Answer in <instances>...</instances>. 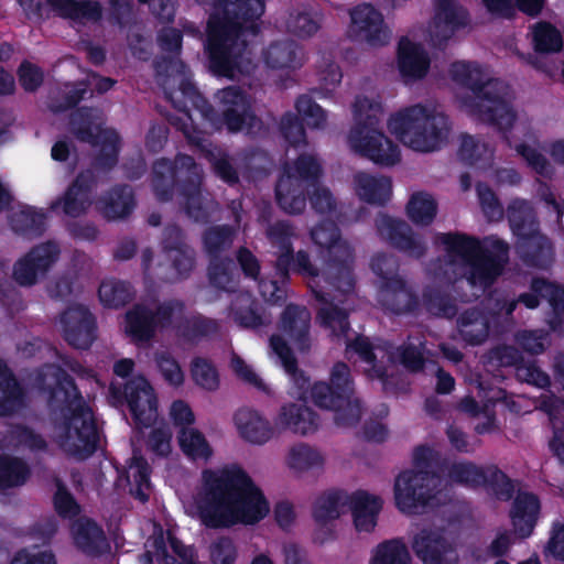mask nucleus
<instances>
[{"mask_svg": "<svg viewBox=\"0 0 564 564\" xmlns=\"http://www.w3.org/2000/svg\"><path fill=\"white\" fill-rule=\"evenodd\" d=\"M293 236V229L284 223L276 224L270 231L272 243L279 249L276 262L278 273L284 276L289 270H299L305 274L318 276L313 267L308 263L304 252L299 251L295 259L291 257L290 239Z\"/></svg>", "mask_w": 564, "mask_h": 564, "instance_id": "nucleus-22", "label": "nucleus"}, {"mask_svg": "<svg viewBox=\"0 0 564 564\" xmlns=\"http://www.w3.org/2000/svg\"><path fill=\"white\" fill-rule=\"evenodd\" d=\"M540 514V501L530 492H521L514 499L510 518L514 534L520 539L530 536Z\"/></svg>", "mask_w": 564, "mask_h": 564, "instance_id": "nucleus-28", "label": "nucleus"}, {"mask_svg": "<svg viewBox=\"0 0 564 564\" xmlns=\"http://www.w3.org/2000/svg\"><path fill=\"white\" fill-rule=\"evenodd\" d=\"M351 380L345 364H336L330 372V384L317 382L312 387L311 398L321 408L332 410L339 426H351L360 419L361 408L351 399Z\"/></svg>", "mask_w": 564, "mask_h": 564, "instance_id": "nucleus-8", "label": "nucleus"}, {"mask_svg": "<svg viewBox=\"0 0 564 564\" xmlns=\"http://www.w3.org/2000/svg\"><path fill=\"white\" fill-rule=\"evenodd\" d=\"M156 367L163 379L173 387H181L185 376L177 360L167 351H158L154 355Z\"/></svg>", "mask_w": 564, "mask_h": 564, "instance_id": "nucleus-51", "label": "nucleus"}, {"mask_svg": "<svg viewBox=\"0 0 564 564\" xmlns=\"http://www.w3.org/2000/svg\"><path fill=\"white\" fill-rule=\"evenodd\" d=\"M348 507L352 524L357 532L369 533L377 525V518L382 509V499L364 490L349 494Z\"/></svg>", "mask_w": 564, "mask_h": 564, "instance_id": "nucleus-27", "label": "nucleus"}, {"mask_svg": "<svg viewBox=\"0 0 564 564\" xmlns=\"http://www.w3.org/2000/svg\"><path fill=\"white\" fill-rule=\"evenodd\" d=\"M448 481L479 486L485 482V474L482 469L470 463H456L448 471Z\"/></svg>", "mask_w": 564, "mask_h": 564, "instance_id": "nucleus-52", "label": "nucleus"}, {"mask_svg": "<svg viewBox=\"0 0 564 564\" xmlns=\"http://www.w3.org/2000/svg\"><path fill=\"white\" fill-rule=\"evenodd\" d=\"M46 2L61 17L76 23L96 21L101 14L99 3L91 0H46Z\"/></svg>", "mask_w": 564, "mask_h": 564, "instance_id": "nucleus-36", "label": "nucleus"}, {"mask_svg": "<svg viewBox=\"0 0 564 564\" xmlns=\"http://www.w3.org/2000/svg\"><path fill=\"white\" fill-rule=\"evenodd\" d=\"M381 99L375 93L358 95L352 105V127L350 129H371L380 121L382 115Z\"/></svg>", "mask_w": 564, "mask_h": 564, "instance_id": "nucleus-34", "label": "nucleus"}, {"mask_svg": "<svg viewBox=\"0 0 564 564\" xmlns=\"http://www.w3.org/2000/svg\"><path fill=\"white\" fill-rule=\"evenodd\" d=\"M449 75L463 89L462 95H457L463 110L495 122L506 133L509 143L536 172L541 174L549 172L547 162L536 148L519 142L522 138L531 140L532 134L527 121L518 118L513 112L510 104L513 94L507 84L498 79H489L477 65L467 62L453 63Z\"/></svg>", "mask_w": 564, "mask_h": 564, "instance_id": "nucleus-2", "label": "nucleus"}, {"mask_svg": "<svg viewBox=\"0 0 564 564\" xmlns=\"http://www.w3.org/2000/svg\"><path fill=\"white\" fill-rule=\"evenodd\" d=\"M99 300L107 307H118L130 299L129 286L121 281L106 280L98 290Z\"/></svg>", "mask_w": 564, "mask_h": 564, "instance_id": "nucleus-50", "label": "nucleus"}, {"mask_svg": "<svg viewBox=\"0 0 564 564\" xmlns=\"http://www.w3.org/2000/svg\"><path fill=\"white\" fill-rule=\"evenodd\" d=\"M85 182V176H79L62 198L51 204V209L70 217L80 215L88 206V186L84 185Z\"/></svg>", "mask_w": 564, "mask_h": 564, "instance_id": "nucleus-40", "label": "nucleus"}, {"mask_svg": "<svg viewBox=\"0 0 564 564\" xmlns=\"http://www.w3.org/2000/svg\"><path fill=\"white\" fill-rule=\"evenodd\" d=\"M511 544V535L507 531L497 532L485 549L484 554L478 555V560L487 561L489 558L501 557L508 553Z\"/></svg>", "mask_w": 564, "mask_h": 564, "instance_id": "nucleus-61", "label": "nucleus"}, {"mask_svg": "<svg viewBox=\"0 0 564 564\" xmlns=\"http://www.w3.org/2000/svg\"><path fill=\"white\" fill-rule=\"evenodd\" d=\"M75 546L89 557H96L108 551L104 531L90 519L79 518L72 525Z\"/></svg>", "mask_w": 564, "mask_h": 564, "instance_id": "nucleus-29", "label": "nucleus"}, {"mask_svg": "<svg viewBox=\"0 0 564 564\" xmlns=\"http://www.w3.org/2000/svg\"><path fill=\"white\" fill-rule=\"evenodd\" d=\"M348 347L354 349L360 358L367 364L366 372L372 373L378 378L387 376L384 369L386 361H400L406 369L416 371L423 367V355L420 349L408 346L403 350L390 351L386 346H370L366 338H357Z\"/></svg>", "mask_w": 564, "mask_h": 564, "instance_id": "nucleus-12", "label": "nucleus"}, {"mask_svg": "<svg viewBox=\"0 0 564 564\" xmlns=\"http://www.w3.org/2000/svg\"><path fill=\"white\" fill-rule=\"evenodd\" d=\"M271 351L278 357L285 372L291 377V395L305 399L308 393V379L295 368V359L286 346L284 339L279 335L270 338Z\"/></svg>", "mask_w": 564, "mask_h": 564, "instance_id": "nucleus-33", "label": "nucleus"}, {"mask_svg": "<svg viewBox=\"0 0 564 564\" xmlns=\"http://www.w3.org/2000/svg\"><path fill=\"white\" fill-rule=\"evenodd\" d=\"M79 138L95 144H101L108 152H116L118 134L110 129H102L99 123L89 122L87 131L79 130Z\"/></svg>", "mask_w": 564, "mask_h": 564, "instance_id": "nucleus-53", "label": "nucleus"}, {"mask_svg": "<svg viewBox=\"0 0 564 564\" xmlns=\"http://www.w3.org/2000/svg\"><path fill=\"white\" fill-rule=\"evenodd\" d=\"M10 564H56V560L51 551L33 547L18 552Z\"/></svg>", "mask_w": 564, "mask_h": 564, "instance_id": "nucleus-60", "label": "nucleus"}, {"mask_svg": "<svg viewBox=\"0 0 564 564\" xmlns=\"http://www.w3.org/2000/svg\"><path fill=\"white\" fill-rule=\"evenodd\" d=\"M234 425L238 436L252 445H263L273 438L275 433L272 424L261 412L243 408L234 415Z\"/></svg>", "mask_w": 564, "mask_h": 564, "instance_id": "nucleus-23", "label": "nucleus"}, {"mask_svg": "<svg viewBox=\"0 0 564 564\" xmlns=\"http://www.w3.org/2000/svg\"><path fill=\"white\" fill-rule=\"evenodd\" d=\"M126 482L130 492L141 501H145L150 490V470L142 456L133 454L127 463L119 484Z\"/></svg>", "mask_w": 564, "mask_h": 564, "instance_id": "nucleus-35", "label": "nucleus"}, {"mask_svg": "<svg viewBox=\"0 0 564 564\" xmlns=\"http://www.w3.org/2000/svg\"><path fill=\"white\" fill-rule=\"evenodd\" d=\"M312 239L322 248H326L332 262L327 265L323 275L310 284L311 289L324 302L319 308V318L325 326H328L337 334L347 330L346 314L334 306L336 295L328 289H336L339 292L348 293L354 288V279L350 272L351 250L346 241H341L333 223L326 221L314 228L311 232Z\"/></svg>", "mask_w": 564, "mask_h": 564, "instance_id": "nucleus-5", "label": "nucleus"}, {"mask_svg": "<svg viewBox=\"0 0 564 564\" xmlns=\"http://www.w3.org/2000/svg\"><path fill=\"white\" fill-rule=\"evenodd\" d=\"M185 508L209 529L254 525L271 509L262 489L236 464L204 470L200 485Z\"/></svg>", "mask_w": 564, "mask_h": 564, "instance_id": "nucleus-1", "label": "nucleus"}, {"mask_svg": "<svg viewBox=\"0 0 564 564\" xmlns=\"http://www.w3.org/2000/svg\"><path fill=\"white\" fill-rule=\"evenodd\" d=\"M177 442L183 454L192 460L207 462L214 454L206 436L195 427L181 429Z\"/></svg>", "mask_w": 564, "mask_h": 564, "instance_id": "nucleus-39", "label": "nucleus"}, {"mask_svg": "<svg viewBox=\"0 0 564 564\" xmlns=\"http://www.w3.org/2000/svg\"><path fill=\"white\" fill-rule=\"evenodd\" d=\"M430 67V57L414 37L401 39L398 47V68L404 82L423 78Z\"/></svg>", "mask_w": 564, "mask_h": 564, "instance_id": "nucleus-25", "label": "nucleus"}, {"mask_svg": "<svg viewBox=\"0 0 564 564\" xmlns=\"http://www.w3.org/2000/svg\"><path fill=\"white\" fill-rule=\"evenodd\" d=\"M316 415L305 406L299 403H286L280 408L274 416V427L276 431H289L299 435H308L318 429Z\"/></svg>", "mask_w": 564, "mask_h": 564, "instance_id": "nucleus-26", "label": "nucleus"}, {"mask_svg": "<svg viewBox=\"0 0 564 564\" xmlns=\"http://www.w3.org/2000/svg\"><path fill=\"white\" fill-rule=\"evenodd\" d=\"M347 143L351 151L381 166H393L401 161L400 147L376 127L350 129Z\"/></svg>", "mask_w": 564, "mask_h": 564, "instance_id": "nucleus-14", "label": "nucleus"}, {"mask_svg": "<svg viewBox=\"0 0 564 564\" xmlns=\"http://www.w3.org/2000/svg\"><path fill=\"white\" fill-rule=\"evenodd\" d=\"M406 212L413 223L427 225L435 217L436 204L431 195L415 193L408 203Z\"/></svg>", "mask_w": 564, "mask_h": 564, "instance_id": "nucleus-46", "label": "nucleus"}, {"mask_svg": "<svg viewBox=\"0 0 564 564\" xmlns=\"http://www.w3.org/2000/svg\"><path fill=\"white\" fill-rule=\"evenodd\" d=\"M319 172V164L312 155H303L293 166H289L276 185L280 206L291 214L302 212L305 207V200L300 195L302 183L315 180Z\"/></svg>", "mask_w": 564, "mask_h": 564, "instance_id": "nucleus-13", "label": "nucleus"}, {"mask_svg": "<svg viewBox=\"0 0 564 564\" xmlns=\"http://www.w3.org/2000/svg\"><path fill=\"white\" fill-rule=\"evenodd\" d=\"M369 564H412L406 544L400 539L379 543L372 551Z\"/></svg>", "mask_w": 564, "mask_h": 564, "instance_id": "nucleus-41", "label": "nucleus"}, {"mask_svg": "<svg viewBox=\"0 0 564 564\" xmlns=\"http://www.w3.org/2000/svg\"><path fill=\"white\" fill-rule=\"evenodd\" d=\"M263 11V0L216 1L207 23L206 41L210 68L216 75L236 78L253 69L246 39L256 34L257 20Z\"/></svg>", "mask_w": 564, "mask_h": 564, "instance_id": "nucleus-4", "label": "nucleus"}, {"mask_svg": "<svg viewBox=\"0 0 564 564\" xmlns=\"http://www.w3.org/2000/svg\"><path fill=\"white\" fill-rule=\"evenodd\" d=\"M237 556V545L228 536L216 539L209 546V557L213 564H235Z\"/></svg>", "mask_w": 564, "mask_h": 564, "instance_id": "nucleus-56", "label": "nucleus"}, {"mask_svg": "<svg viewBox=\"0 0 564 564\" xmlns=\"http://www.w3.org/2000/svg\"><path fill=\"white\" fill-rule=\"evenodd\" d=\"M349 502V494L340 490L323 492L313 506V518L318 525L315 540L325 543L334 538L330 523L339 519Z\"/></svg>", "mask_w": 564, "mask_h": 564, "instance_id": "nucleus-20", "label": "nucleus"}, {"mask_svg": "<svg viewBox=\"0 0 564 564\" xmlns=\"http://www.w3.org/2000/svg\"><path fill=\"white\" fill-rule=\"evenodd\" d=\"M491 154V150L474 137L467 134L460 137L459 156L462 160L476 164L479 160H489Z\"/></svg>", "mask_w": 564, "mask_h": 564, "instance_id": "nucleus-57", "label": "nucleus"}, {"mask_svg": "<svg viewBox=\"0 0 564 564\" xmlns=\"http://www.w3.org/2000/svg\"><path fill=\"white\" fill-rule=\"evenodd\" d=\"M438 477L427 471L406 470L394 482V501L397 508L406 514H419L427 507L440 502Z\"/></svg>", "mask_w": 564, "mask_h": 564, "instance_id": "nucleus-9", "label": "nucleus"}, {"mask_svg": "<svg viewBox=\"0 0 564 564\" xmlns=\"http://www.w3.org/2000/svg\"><path fill=\"white\" fill-rule=\"evenodd\" d=\"M230 366L232 371L245 382L253 386L254 388L268 391L267 384L254 371L251 365L247 364L242 358L237 355L231 357Z\"/></svg>", "mask_w": 564, "mask_h": 564, "instance_id": "nucleus-59", "label": "nucleus"}, {"mask_svg": "<svg viewBox=\"0 0 564 564\" xmlns=\"http://www.w3.org/2000/svg\"><path fill=\"white\" fill-rule=\"evenodd\" d=\"M172 433L170 429L161 424L151 430L148 438L149 448L159 456H166L172 449Z\"/></svg>", "mask_w": 564, "mask_h": 564, "instance_id": "nucleus-58", "label": "nucleus"}, {"mask_svg": "<svg viewBox=\"0 0 564 564\" xmlns=\"http://www.w3.org/2000/svg\"><path fill=\"white\" fill-rule=\"evenodd\" d=\"M477 194L482 212L489 219L494 220L502 216V209L494 192L489 187L484 184H478Z\"/></svg>", "mask_w": 564, "mask_h": 564, "instance_id": "nucleus-63", "label": "nucleus"}, {"mask_svg": "<svg viewBox=\"0 0 564 564\" xmlns=\"http://www.w3.org/2000/svg\"><path fill=\"white\" fill-rule=\"evenodd\" d=\"M59 257L55 242H44L32 248L14 264L13 276L21 285H32L51 270Z\"/></svg>", "mask_w": 564, "mask_h": 564, "instance_id": "nucleus-17", "label": "nucleus"}, {"mask_svg": "<svg viewBox=\"0 0 564 564\" xmlns=\"http://www.w3.org/2000/svg\"><path fill=\"white\" fill-rule=\"evenodd\" d=\"M232 319L243 327L256 328L268 322L265 314H259L253 307V301L249 294H239L231 306Z\"/></svg>", "mask_w": 564, "mask_h": 564, "instance_id": "nucleus-43", "label": "nucleus"}, {"mask_svg": "<svg viewBox=\"0 0 564 564\" xmlns=\"http://www.w3.org/2000/svg\"><path fill=\"white\" fill-rule=\"evenodd\" d=\"M434 13L427 25V37L433 45L448 40L466 24L467 14L457 0H434Z\"/></svg>", "mask_w": 564, "mask_h": 564, "instance_id": "nucleus-19", "label": "nucleus"}, {"mask_svg": "<svg viewBox=\"0 0 564 564\" xmlns=\"http://www.w3.org/2000/svg\"><path fill=\"white\" fill-rule=\"evenodd\" d=\"M182 305L169 303L161 306L135 305L127 312L123 330L135 344L150 341L158 329L176 325L182 317Z\"/></svg>", "mask_w": 564, "mask_h": 564, "instance_id": "nucleus-10", "label": "nucleus"}, {"mask_svg": "<svg viewBox=\"0 0 564 564\" xmlns=\"http://www.w3.org/2000/svg\"><path fill=\"white\" fill-rule=\"evenodd\" d=\"M310 314L305 308L289 306L282 317V332L296 345L300 351L307 348Z\"/></svg>", "mask_w": 564, "mask_h": 564, "instance_id": "nucleus-37", "label": "nucleus"}, {"mask_svg": "<svg viewBox=\"0 0 564 564\" xmlns=\"http://www.w3.org/2000/svg\"><path fill=\"white\" fill-rule=\"evenodd\" d=\"M132 208V196L129 188L123 187L111 193L109 199L100 202V209L106 217L116 219L124 217Z\"/></svg>", "mask_w": 564, "mask_h": 564, "instance_id": "nucleus-48", "label": "nucleus"}, {"mask_svg": "<svg viewBox=\"0 0 564 564\" xmlns=\"http://www.w3.org/2000/svg\"><path fill=\"white\" fill-rule=\"evenodd\" d=\"M371 267L376 274L384 280L380 291L381 300L390 305L392 311L398 313L405 311L408 307H403L400 304L408 301L410 295L404 289L403 282L394 274V262L387 257L380 256L372 260Z\"/></svg>", "mask_w": 564, "mask_h": 564, "instance_id": "nucleus-24", "label": "nucleus"}, {"mask_svg": "<svg viewBox=\"0 0 564 564\" xmlns=\"http://www.w3.org/2000/svg\"><path fill=\"white\" fill-rule=\"evenodd\" d=\"M285 464L295 475L319 474L325 467L324 454L307 444L292 446L285 457Z\"/></svg>", "mask_w": 564, "mask_h": 564, "instance_id": "nucleus-31", "label": "nucleus"}, {"mask_svg": "<svg viewBox=\"0 0 564 564\" xmlns=\"http://www.w3.org/2000/svg\"><path fill=\"white\" fill-rule=\"evenodd\" d=\"M166 257L171 260L174 273L167 276L169 280H176L186 274L193 267L191 250L184 245L166 247Z\"/></svg>", "mask_w": 564, "mask_h": 564, "instance_id": "nucleus-54", "label": "nucleus"}, {"mask_svg": "<svg viewBox=\"0 0 564 564\" xmlns=\"http://www.w3.org/2000/svg\"><path fill=\"white\" fill-rule=\"evenodd\" d=\"M544 553L564 561V523H553Z\"/></svg>", "mask_w": 564, "mask_h": 564, "instance_id": "nucleus-64", "label": "nucleus"}, {"mask_svg": "<svg viewBox=\"0 0 564 564\" xmlns=\"http://www.w3.org/2000/svg\"><path fill=\"white\" fill-rule=\"evenodd\" d=\"M47 393L50 419L47 436L52 446L65 456L82 460L89 457L97 443L94 413L73 381L55 367H47L35 379Z\"/></svg>", "mask_w": 564, "mask_h": 564, "instance_id": "nucleus-3", "label": "nucleus"}, {"mask_svg": "<svg viewBox=\"0 0 564 564\" xmlns=\"http://www.w3.org/2000/svg\"><path fill=\"white\" fill-rule=\"evenodd\" d=\"M348 34L371 47L382 46L390 40V31L382 13L368 3L359 4L351 10Z\"/></svg>", "mask_w": 564, "mask_h": 564, "instance_id": "nucleus-16", "label": "nucleus"}, {"mask_svg": "<svg viewBox=\"0 0 564 564\" xmlns=\"http://www.w3.org/2000/svg\"><path fill=\"white\" fill-rule=\"evenodd\" d=\"M173 564L176 560L167 552V546L163 538H155L149 545L145 555L141 558V564Z\"/></svg>", "mask_w": 564, "mask_h": 564, "instance_id": "nucleus-62", "label": "nucleus"}, {"mask_svg": "<svg viewBox=\"0 0 564 564\" xmlns=\"http://www.w3.org/2000/svg\"><path fill=\"white\" fill-rule=\"evenodd\" d=\"M189 372L195 384L206 391H215L220 384L219 373L208 359L195 357L191 361Z\"/></svg>", "mask_w": 564, "mask_h": 564, "instance_id": "nucleus-45", "label": "nucleus"}, {"mask_svg": "<svg viewBox=\"0 0 564 564\" xmlns=\"http://www.w3.org/2000/svg\"><path fill=\"white\" fill-rule=\"evenodd\" d=\"M124 398L137 427H151L159 420L158 399L150 382L138 377L127 383Z\"/></svg>", "mask_w": 564, "mask_h": 564, "instance_id": "nucleus-18", "label": "nucleus"}, {"mask_svg": "<svg viewBox=\"0 0 564 564\" xmlns=\"http://www.w3.org/2000/svg\"><path fill=\"white\" fill-rule=\"evenodd\" d=\"M387 128L403 145L421 153L440 150L448 140L449 121L432 105H412L391 113Z\"/></svg>", "mask_w": 564, "mask_h": 564, "instance_id": "nucleus-6", "label": "nucleus"}, {"mask_svg": "<svg viewBox=\"0 0 564 564\" xmlns=\"http://www.w3.org/2000/svg\"><path fill=\"white\" fill-rule=\"evenodd\" d=\"M442 243L447 261L440 268L442 274L451 279L452 275L463 274L468 283L479 291L485 290L500 274L506 261L507 247L497 241V258L484 256L479 243L470 238L454 235L442 236Z\"/></svg>", "mask_w": 564, "mask_h": 564, "instance_id": "nucleus-7", "label": "nucleus"}, {"mask_svg": "<svg viewBox=\"0 0 564 564\" xmlns=\"http://www.w3.org/2000/svg\"><path fill=\"white\" fill-rule=\"evenodd\" d=\"M59 326L65 339L74 347L87 348L95 338V321L84 305L69 306L61 315Z\"/></svg>", "mask_w": 564, "mask_h": 564, "instance_id": "nucleus-21", "label": "nucleus"}, {"mask_svg": "<svg viewBox=\"0 0 564 564\" xmlns=\"http://www.w3.org/2000/svg\"><path fill=\"white\" fill-rule=\"evenodd\" d=\"M215 128L225 124L230 131H249L256 121L248 111L247 97L236 87H228L216 95V110L203 112Z\"/></svg>", "mask_w": 564, "mask_h": 564, "instance_id": "nucleus-15", "label": "nucleus"}, {"mask_svg": "<svg viewBox=\"0 0 564 564\" xmlns=\"http://www.w3.org/2000/svg\"><path fill=\"white\" fill-rule=\"evenodd\" d=\"M304 55L297 45L290 40L270 43L262 52V63L271 70H291L300 67Z\"/></svg>", "mask_w": 564, "mask_h": 564, "instance_id": "nucleus-30", "label": "nucleus"}, {"mask_svg": "<svg viewBox=\"0 0 564 564\" xmlns=\"http://www.w3.org/2000/svg\"><path fill=\"white\" fill-rule=\"evenodd\" d=\"M355 191L360 199L371 204H382L391 194V182L384 176L358 173L355 176Z\"/></svg>", "mask_w": 564, "mask_h": 564, "instance_id": "nucleus-38", "label": "nucleus"}, {"mask_svg": "<svg viewBox=\"0 0 564 564\" xmlns=\"http://www.w3.org/2000/svg\"><path fill=\"white\" fill-rule=\"evenodd\" d=\"M459 330L467 341L478 344L488 335V323L478 311L468 312L459 319Z\"/></svg>", "mask_w": 564, "mask_h": 564, "instance_id": "nucleus-47", "label": "nucleus"}, {"mask_svg": "<svg viewBox=\"0 0 564 564\" xmlns=\"http://www.w3.org/2000/svg\"><path fill=\"white\" fill-rule=\"evenodd\" d=\"M26 477L28 468L21 460L0 457V490L20 486Z\"/></svg>", "mask_w": 564, "mask_h": 564, "instance_id": "nucleus-49", "label": "nucleus"}, {"mask_svg": "<svg viewBox=\"0 0 564 564\" xmlns=\"http://www.w3.org/2000/svg\"><path fill=\"white\" fill-rule=\"evenodd\" d=\"M377 226L382 238L390 240L397 248L415 257L422 253V243L410 235L411 230L405 223L389 216H380Z\"/></svg>", "mask_w": 564, "mask_h": 564, "instance_id": "nucleus-32", "label": "nucleus"}, {"mask_svg": "<svg viewBox=\"0 0 564 564\" xmlns=\"http://www.w3.org/2000/svg\"><path fill=\"white\" fill-rule=\"evenodd\" d=\"M410 545L422 564H457L454 542L443 528L423 525L410 533Z\"/></svg>", "mask_w": 564, "mask_h": 564, "instance_id": "nucleus-11", "label": "nucleus"}, {"mask_svg": "<svg viewBox=\"0 0 564 564\" xmlns=\"http://www.w3.org/2000/svg\"><path fill=\"white\" fill-rule=\"evenodd\" d=\"M296 110L308 127H324L327 118L326 111L308 96H302L297 99Z\"/></svg>", "mask_w": 564, "mask_h": 564, "instance_id": "nucleus-55", "label": "nucleus"}, {"mask_svg": "<svg viewBox=\"0 0 564 564\" xmlns=\"http://www.w3.org/2000/svg\"><path fill=\"white\" fill-rule=\"evenodd\" d=\"M23 401V393L9 369L0 360V415L18 409Z\"/></svg>", "mask_w": 564, "mask_h": 564, "instance_id": "nucleus-42", "label": "nucleus"}, {"mask_svg": "<svg viewBox=\"0 0 564 564\" xmlns=\"http://www.w3.org/2000/svg\"><path fill=\"white\" fill-rule=\"evenodd\" d=\"M45 215L31 206H19L11 216L12 228L24 235L39 234L45 224Z\"/></svg>", "mask_w": 564, "mask_h": 564, "instance_id": "nucleus-44", "label": "nucleus"}]
</instances>
